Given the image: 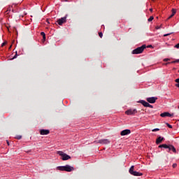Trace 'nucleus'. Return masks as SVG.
<instances>
[{
  "instance_id": "32",
  "label": "nucleus",
  "mask_w": 179,
  "mask_h": 179,
  "mask_svg": "<svg viewBox=\"0 0 179 179\" xmlns=\"http://www.w3.org/2000/svg\"><path fill=\"white\" fill-rule=\"evenodd\" d=\"M170 34H171H171H164V37H167V36H170Z\"/></svg>"
},
{
  "instance_id": "8",
  "label": "nucleus",
  "mask_w": 179,
  "mask_h": 179,
  "mask_svg": "<svg viewBox=\"0 0 179 179\" xmlns=\"http://www.w3.org/2000/svg\"><path fill=\"white\" fill-rule=\"evenodd\" d=\"M131 134V130L130 129H124L121 131L120 135L122 136H125V135H129Z\"/></svg>"
},
{
  "instance_id": "5",
  "label": "nucleus",
  "mask_w": 179,
  "mask_h": 179,
  "mask_svg": "<svg viewBox=\"0 0 179 179\" xmlns=\"http://www.w3.org/2000/svg\"><path fill=\"white\" fill-rule=\"evenodd\" d=\"M156 100H157V97H155V96L148 97L146 99V101L148 103H150L151 104L156 103Z\"/></svg>"
},
{
  "instance_id": "29",
  "label": "nucleus",
  "mask_w": 179,
  "mask_h": 179,
  "mask_svg": "<svg viewBox=\"0 0 179 179\" xmlns=\"http://www.w3.org/2000/svg\"><path fill=\"white\" fill-rule=\"evenodd\" d=\"M159 29H162V25H160L159 27V26L156 27L157 30H159Z\"/></svg>"
},
{
  "instance_id": "12",
  "label": "nucleus",
  "mask_w": 179,
  "mask_h": 179,
  "mask_svg": "<svg viewBox=\"0 0 179 179\" xmlns=\"http://www.w3.org/2000/svg\"><path fill=\"white\" fill-rule=\"evenodd\" d=\"M164 141V138L162 136H159L156 140L157 145H159V143H162V141Z\"/></svg>"
},
{
  "instance_id": "38",
  "label": "nucleus",
  "mask_w": 179,
  "mask_h": 179,
  "mask_svg": "<svg viewBox=\"0 0 179 179\" xmlns=\"http://www.w3.org/2000/svg\"><path fill=\"white\" fill-rule=\"evenodd\" d=\"M157 19H159V17H157Z\"/></svg>"
},
{
  "instance_id": "1",
  "label": "nucleus",
  "mask_w": 179,
  "mask_h": 179,
  "mask_svg": "<svg viewBox=\"0 0 179 179\" xmlns=\"http://www.w3.org/2000/svg\"><path fill=\"white\" fill-rule=\"evenodd\" d=\"M57 169L60 171H67L68 173H71V171H73V170H75V168L69 165H66L64 166H57Z\"/></svg>"
},
{
  "instance_id": "37",
  "label": "nucleus",
  "mask_w": 179,
  "mask_h": 179,
  "mask_svg": "<svg viewBox=\"0 0 179 179\" xmlns=\"http://www.w3.org/2000/svg\"><path fill=\"white\" fill-rule=\"evenodd\" d=\"M12 48V45L11 46H10V48Z\"/></svg>"
},
{
  "instance_id": "19",
  "label": "nucleus",
  "mask_w": 179,
  "mask_h": 179,
  "mask_svg": "<svg viewBox=\"0 0 179 179\" xmlns=\"http://www.w3.org/2000/svg\"><path fill=\"white\" fill-rule=\"evenodd\" d=\"M169 145L163 144V148H164V149H169Z\"/></svg>"
},
{
  "instance_id": "9",
  "label": "nucleus",
  "mask_w": 179,
  "mask_h": 179,
  "mask_svg": "<svg viewBox=\"0 0 179 179\" xmlns=\"http://www.w3.org/2000/svg\"><path fill=\"white\" fill-rule=\"evenodd\" d=\"M160 117H162L163 118L166 117H173V114H171L169 112L162 113L160 114Z\"/></svg>"
},
{
  "instance_id": "16",
  "label": "nucleus",
  "mask_w": 179,
  "mask_h": 179,
  "mask_svg": "<svg viewBox=\"0 0 179 179\" xmlns=\"http://www.w3.org/2000/svg\"><path fill=\"white\" fill-rule=\"evenodd\" d=\"M134 167H135V166H131V168L129 169V172L131 174H132V173L134 171Z\"/></svg>"
},
{
  "instance_id": "40",
  "label": "nucleus",
  "mask_w": 179,
  "mask_h": 179,
  "mask_svg": "<svg viewBox=\"0 0 179 179\" xmlns=\"http://www.w3.org/2000/svg\"><path fill=\"white\" fill-rule=\"evenodd\" d=\"M178 108H179V106H178Z\"/></svg>"
},
{
  "instance_id": "39",
  "label": "nucleus",
  "mask_w": 179,
  "mask_h": 179,
  "mask_svg": "<svg viewBox=\"0 0 179 179\" xmlns=\"http://www.w3.org/2000/svg\"><path fill=\"white\" fill-rule=\"evenodd\" d=\"M167 64H170V62H168Z\"/></svg>"
},
{
  "instance_id": "13",
  "label": "nucleus",
  "mask_w": 179,
  "mask_h": 179,
  "mask_svg": "<svg viewBox=\"0 0 179 179\" xmlns=\"http://www.w3.org/2000/svg\"><path fill=\"white\" fill-rule=\"evenodd\" d=\"M131 176H134L136 177H139L141 176H143V174L142 173H139L138 171H134L132 173H131Z\"/></svg>"
},
{
  "instance_id": "22",
  "label": "nucleus",
  "mask_w": 179,
  "mask_h": 179,
  "mask_svg": "<svg viewBox=\"0 0 179 179\" xmlns=\"http://www.w3.org/2000/svg\"><path fill=\"white\" fill-rule=\"evenodd\" d=\"M15 139H18V140L22 139V136L20 135L16 136Z\"/></svg>"
},
{
  "instance_id": "30",
  "label": "nucleus",
  "mask_w": 179,
  "mask_h": 179,
  "mask_svg": "<svg viewBox=\"0 0 179 179\" xmlns=\"http://www.w3.org/2000/svg\"><path fill=\"white\" fill-rule=\"evenodd\" d=\"M4 45H6V42H4L1 44V47H4Z\"/></svg>"
},
{
  "instance_id": "7",
  "label": "nucleus",
  "mask_w": 179,
  "mask_h": 179,
  "mask_svg": "<svg viewBox=\"0 0 179 179\" xmlns=\"http://www.w3.org/2000/svg\"><path fill=\"white\" fill-rule=\"evenodd\" d=\"M97 143H101V145H108V143H110V140H108V139H101L97 142Z\"/></svg>"
},
{
  "instance_id": "27",
  "label": "nucleus",
  "mask_w": 179,
  "mask_h": 179,
  "mask_svg": "<svg viewBox=\"0 0 179 179\" xmlns=\"http://www.w3.org/2000/svg\"><path fill=\"white\" fill-rule=\"evenodd\" d=\"M175 48L179 49V43L174 46Z\"/></svg>"
},
{
  "instance_id": "28",
  "label": "nucleus",
  "mask_w": 179,
  "mask_h": 179,
  "mask_svg": "<svg viewBox=\"0 0 179 179\" xmlns=\"http://www.w3.org/2000/svg\"><path fill=\"white\" fill-rule=\"evenodd\" d=\"M147 107H149L150 108H153V106L150 105V103H148Z\"/></svg>"
},
{
  "instance_id": "3",
  "label": "nucleus",
  "mask_w": 179,
  "mask_h": 179,
  "mask_svg": "<svg viewBox=\"0 0 179 179\" xmlns=\"http://www.w3.org/2000/svg\"><path fill=\"white\" fill-rule=\"evenodd\" d=\"M57 155L61 156L62 160H64V161L69 160V159H71V156L66 155V153H64L62 151H57Z\"/></svg>"
},
{
  "instance_id": "17",
  "label": "nucleus",
  "mask_w": 179,
  "mask_h": 179,
  "mask_svg": "<svg viewBox=\"0 0 179 179\" xmlns=\"http://www.w3.org/2000/svg\"><path fill=\"white\" fill-rule=\"evenodd\" d=\"M41 36H43V40L44 41H45V33H44V32H41Z\"/></svg>"
},
{
  "instance_id": "2",
  "label": "nucleus",
  "mask_w": 179,
  "mask_h": 179,
  "mask_svg": "<svg viewBox=\"0 0 179 179\" xmlns=\"http://www.w3.org/2000/svg\"><path fill=\"white\" fill-rule=\"evenodd\" d=\"M145 48H146V45H143L141 47H138V48L134 49L131 53L134 54V55L142 54L143 52V50H145Z\"/></svg>"
},
{
  "instance_id": "15",
  "label": "nucleus",
  "mask_w": 179,
  "mask_h": 179,
  "mask_svg": "<svg viewBox=\"0 0 179 179\" xmlns=\"http://www.w3.org/2000/svg\"><path fill=\"white\" fill-rule=\"evenodd\" d=\"M176 9L173 8L172 9V14L168 17V20L171 19V17H173V16H174V15H176Z\"/></svg>"
},
{
  "instance_id": "23",
  "label": "nucleus",
  "mask_w": 179,
  "mask_h": 179,
  "mask_svg": "<svg viewBox=\"0 0 179 179\" xmlns=\"http://www.w3.org/2000/svg\"><path fill=\"white\" fill-rule=\"evenodd\" d=\"M177 62H179V59H176V60H175L173 62H171V64H176Z\"/></svg>"
},
{
  "instance_id": "33",
  "label": "nucleus",
  "mask_w": 179,
  "mask_h": 179,
  "mask_svg": "<svg viewBox=\"0 0 179 179\" xmlns=\"http://www.w3.org/2000/svg\"><path fill=\"white\" fill-rule=\"evenodd\" d=\"M164 62H167V61H170V59H164Z\"/></svg>"
},
{
  "instance_id": "10",
  "label": "nucleus",
  "mask_w": 179,
  "mask_h": 179,
  "mask_svg": "<svg viewBox=\"0 0 179 179\" xmlns=\"http://www.w3.org/2000/svg\"><path fill=\"white\" fill-rule=\"evenodd\" d=\"M168 152H170V151L172 150V152H173V153H176L177 150H176V148L173 147V145H169V147L168 148Z\"/></svg>"
},
{
  "instance_id": "31",
  "label": "nucleus",
  "mask_w": 179,
  "mask_h": 179,
  "mask_svg": "<svg viewBox=\"0 0 179 179\" xmlns=\"http://www.w3.org/2000/svg\"><path fill=\"white\" fill-rule=\"evenodd\" d=\"M176 167H177V164H173V169H176Z\"/></svg>"
},
{
  "instance_id": "18",
  "label": "nucleus",
  "mask_w": 179,
  "mask_h": 179,
  "mask_svg": "<svg viewBox=\"0 0 179 179\" xmlns=\"http://www.w3.org/2000/svg\"><path fill=\"white\" fill-rule=\"evenodd\" d=\"M175 82H176L177 84H176V87H179V78H177Z\"/></svg>"
},
{
  "instance_id": "25",
  "label": "nucleus",
  "mask_w": 179,
  "mask_h": 179,
  "mask_svg": "<svg viewBox=\"0 0 179 179\" xmlns=\"http://www.w3.org/2000/svg\"><path fill=\"white\" fill-rule=\"evenodd\" d=\"M99 37H101V38L103 37V33L102 32H99Z\"/></svg>"
},
{
  "instance_id": "26",
  "label": "nucleus",
  "mask_w": 179,
  "mask_h": 179,
  "mask_svg": "<svg viewBox=\"0 0 179 179\" xmlns=\"http://www.w3.org/2000/svg\"><path fill=\"white\" fill-rule=\"evenodd\" d=\"M17 58V52L15 53V56L13 57V59Z\"/></svg>"
},
{
  "instance_id": "11",
  "label": "nucleus",
  "mask_w": 179,
  "mask_h": 179,
  "mask_svg": "<svg viewBox=\"0 0 179 179\" xmlns=\"http://www.w3.org/2000/svg\"><path fill=\"white\" fill-rule=\"evenodd\" d=\"M41 135H48L50 134V130L41 129L40 130Z\"/></svg>"
},
{
  "instance_id": "14",
  "label": "nucleus",
  "mask_w": 179,
  "mask_h": 179,
  "mask_svg": "<svg viewBox=\"0 0 179 179\" xmlns=\"http://www.w3.org/2000/svg\"><path fill=\"white\" fill-rule=\"evenodd\" d=\"M138 103H141V104H142L144 107H148V105L149 104V103L143 100L139 101Z\"/></svg>"
},
{
  "instance_id": "20",
  "label": "nucleus",
  "mask_w": 179,
  "mask_h": 179,
  "mask_svg": "<svg viewBox=\"0 0 179 179\" xmlns=\"http://www.w3.org/2000/svg\"><path fill=\"white\" fill-rule=\"evenodd\" d=\"M155 19V17L153 16H150V19H148V22H152V20H153Z\"/></svg>"
},
{
  "instance_id": "4",
  "label": "nucleus",
  "mask_w": 179,
  "mask_h": 179,
  "mask_svg": "<svg viewBox=\"0 0 179 179\" xmlns=\"http://www.w3.org/2000/svg\"><path fill=\"white\" fill-rule=\"evenodd\" d=\"M57 23L59 26H62L64 23H66V17H63L57 20Z\"/></svg>"
},
{
  "instance_id": "21",
  "label": "nucleus",
  "mask_w": 179,
  "mask_h": 179,
  "mask_svg": "<svg viewBox=\"0 0 179 179\" xmlns=\"http://www.w3.org/2000/svg\"><path fill=\"white\" fill-rule=\"evenodd\" d=\"M166 125L167 126L168 128H173V126H171L170 124L169 123H166Z\"/></svg>"
},
{
  "instance_id": "35",
  "label": "nucleus",
  "mask_w": 179,
  "mask_h": 179,
  "mask_svg": "<svg viewBox=\"0 0 179 179\" xmlns=\"http://www.w3.org/2000/svg\"><path fill=\"white\" fill-rule=\"evenodd\" d=\"M150 12H152L153 10V8H150Z\"/></svg>"
},
{
  "instance_id": "24",
  "label": "nucleus",
  "mask_w": 179,
  "mask_h": 179,
  "mask_svg": "<svg viewBox=\"0 0 179 179\" xmlns=\"http://www.w3.org/2000/svg\"><path fill=\"white\" fill-rule=\"evenodd\" d=\"M157 131H160V129H152V132H157Z\"/></svg>"
},
{
  "instance_id": "36",
  "label": "nucleus",
  "mask_w": 179,
  "mask_h": 179,
  "mask_svg": "<svg viewBox=\"0 0 179 179\" xmlns=\"http://www.w3.org/2000/svg\"><path fill=\"white\" fill-rule=\"evenodd\" d=\"M7 145H9V141H7Z\"/></svg>"
},
{
  "instance_id": "34",
  "label": "nucleus",
  "mask_w": 179,
  "mask_h": 179,
  "mask_svg": "<svg viewBox=\"0 0 179 179\" xmlns=\"http://www.w3.org/2000/svg\"><path fill=\"white\" fill-rule=\"evenodd\" d=\"M158 148H163V144L162 145H159Z\"/></svg>"
},
{
  "instance_id": "6",
  "label": "nucleus",
  "mask_w": 179,
  "mask_h": 179,
  "mask_svg": "<svg viewBox=\"0 0 179 179\" xmlns=\"http://www.w3.org/2000/svg\"><path fill=\"white\" fill-rule=\"evenodd\" d=\"M136 113H137L136 109H129L125 112V114L127 115H134Z\"/></svg>"
}]
</instances>
